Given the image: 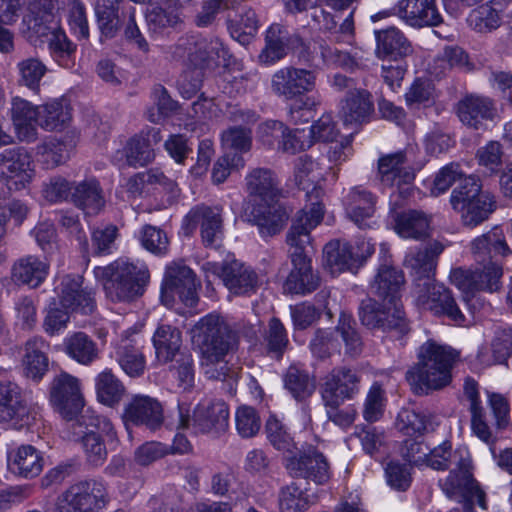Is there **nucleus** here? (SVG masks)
Listing matches in <instances>:
<instances>
[{"instance_id":"obj_27","label":"nucleus","mask_w":512,"mask_h":512,"mask_svg":"<svg viewBox=\"0 0 512 512\" xmlns=\"http://www.w3.org/2000/svg\"><path fill=\"white\" fill-rule=\"evenodd\" d=\"M394 11L403 22L414 28L437 26L442 22L435 0H399Z\"/></svg>"},{"instance_id":"obj_57","label":"nucleus","mask_w":512,"mask_h":512,"mask_svg":"<svg viewBox=\"0 0 512 512\" xmlns=\"http://www.w3.org/2000/svg\"><path fill=\"white\" fill-rule=\"evenodd\" d=\"M309 348L313 356L320 360H326L334 353H339L341 343L337 337L336 327L327 329L319 328L315 330L310 340Z\"/></svg>"},{"instance_id":"obj_54","label":"nucleus","mask_w":512,"mask_h":512,"mask_svg":"<svg viewBox=\"0 0 512 512\" xmlns=\"http://www.w3.org/2000/svg\"><path fill=\"white\" fill-rule=\"evenodd\" d=\"M190 0H167L165 7L152 6L146 11V19L154 32H160L167 27H174L180 22V15L176 5L187 3Z\"/></svg>"},{"instance_id":"obj_26","label":"nucleus","mask_w":512,"mask_h":512,"mask_svg":"<svg viewBox=\"0 0 512 512\" xmlns=\"http://www.w3.org/2000/svg\"><path fill=\"white\" fill-rule=\"evenodd\" d=\"M261 284L257 272L249 265L226 254V289L231 296H250Z\"/></svg>"},{"instance_id":"obj_31","label":"nucleus","mask_w":512,"mask_h":512,"mask_svg":"<svg viewBox=\"0 0 512 512\" xmlns=\"http://www.w3.org/2000/svg\"><path fill=\"white\" fill-rule=\"evenodd\" d=\"M322 177L323 174L319 164L311 157L304 155L298 158L295 168V181L300 189L306 191V197L311 201L309 210L304 208L299 212L305 211L310 216L311 209L315 204H319L323 209V205L319 201L323 190L318 186ZM322 211L324 212V210Z\"/></svg>"},{"instance_id":"obj_13","label":"nucleus","mask_w":512,"mask_h":512,"mask_svg":"<svg viewBox=\"0 0 512 512\" xmlns=\"http://www.w3.org/2000/svg\"><path fill=\"white\" fill-rule=\"evenodd\" d=\"M36 174L32 155L24 148H9L0 153V181L10 190L25 189Z\"/></svg>"},{"instance_id":"obj_7","label":"nucleus","mask_w":512,"mask_h":512,"mask_svg":"<svg viewBox=\"0 0 512 512\" xmlns=\"http://www.w3.org/2000/svg\"><path fill=\"white\" fill-rule=\"evenodd\" d=\"M358 316L363 326L370 330L395 332L404 335L408 332V323L400 302L382 303L373 298L362 300Z\"/></svg>"},{"instance_id":"obj_40","label":"nucleus","mask_w":512,"mask_h":512,"mask_svg":"<svg viewBox=\"0 0 512 512\" xmlns=\"http://www.w3.org/2000/svg\"><path fill=\"white\" fill-rule=\"evenodd\" d=\"M8 464L13 473L30 478L40 474L44 461L33 446L23 445L9 453Z\"/></svg>"},{"instance_id":"obj_56","label":"nucleus","mask_w":512,"mask_h":512,"mask_svg":"<svg viewBox=\"0 0 512 512\" xmlns=\"http://www.w3.org/2000/svg\"><path fill=\"white\" fill-rule=\"evenodd\" d=\"M73 313L76 312L62 307L57 301L51 299L44 309L43 330L50 336L62 334L67 329Z\"/></svg>"},{"instance_id":"obj_53","label":"nucleus","mask_w":512,"mask_h":512,"mask_svg":"<svg viewBox=\"0 0 512 512\" xmlns=\"http://www.w3.org/2000/svg\"><path fill=\"white\" fill-rule=\"evenodd\" d=\"M467 23L478 33H490L501 25L500 9L493 1L486 2L469 13Z\"/></svg>"},{"instance_id":"obj_9","label":"nucleus","mask_w":512,"mask_h":512,"mask_svg":"<svg viewBox=\"0 0 512 512\" xmlns=\"http://www.w3.org/2000/svg\"><path fill=\"white\" fill-rule=\"evenodd\" d=\"M109 329L115 336L116 357L121 369L130 377L142 375L146 367L145 357L139 347L142 324L123 328L119 323L112 322Z\"/></svg>"},{"instance_id":"obj_21","label":"nucleus","mask_w":512,"mask_h":512,"mask_svg":"<svg viewBox=\"0 0 512 512\" xmlns=\"http://www.w3.org/2000/svg\"><path fill=\"white\" fill-rule=\"evenodd\" d=\"M200 224L202 242L207 248L220 249L223 241L222 216L219 209L196 208L183 219L182 229L191 234Z\"/></svg>"},{"instance_id":"obj_35","label":"nucleus","mask_w":512,"mask_h":512,"mask_svg":"<svg viewBox=\"0 0 512 512\" xmlns=\"http://www.w3.org/2000/svg\"><path fill=\"white\" fill-rule=\"evenodd\" d=\"M405 279L402 271L383 265L370 284L371 293L388 303L400 302L399 292Z\"/></svg>"},{"instance_id":"obj_39","label":"nucleus","mask_w":512,"mask_h":512,"mask_svg":"<svg viewBox=\"0 0 512 512\" xmlns=\"http://www.w3.org/2000/svg\"><path fill=\"white\" fill-rule=\"evenodd\" d=\"M49 273V263L36 256H27L18 260L12 270V278L16 283L30 288L40 286Z\"/></svg>"},{"instance_id":"obj_34","label":"nucleus","mask_w":512,"mask_h":512,"mask_svg":"<svg viewBox=\"0 0 512 512\" xmlns=\"http://www.w3.org/2000/svg\"><path fill=\"white\" fill-rule=\"evenodd\" d=\"M378 176L383 185L398 188L411 184L415 178L402 152L381 157L378 161Z\"/></svg>"},{"instance_id":"obj_42","label":"nucleus","mask_w":512,"mask_h":512,"mask_svg":"<svg viewBox=\"0 0 512 512\" xmlns=\"http://www.w3.org/2000/svg\"><path fill=\"white\" fill-rule=\"evenodd\" d=\"M71 197L87 215L97 214L105 204L99 183L93 178L73 185Z\"/></svg>"},{"instance_id":"obj_30","label":"nucleus","mask_w":512,"mask_h":512,"mask_svg":"<svg viewBox=\"0 0 512 512\" xmlns=\"http://www.w3.org/2000/svg\"><path fill=\"white\" fill-rule=\"evenodd\" d=\"M125 423L145 425L155 430L163 423V409L154 398L145 395H135L126 405L123 415Z\"/></svg>"},{"instance_id":"obj_43","label":"nucleus","mask_w":512,"mask_h":512,"mask_svg":"<svg viewBox=\"0 0 512 512\" xmlns=\"http://www.w3.org/2000/svg\"><path fill=\"white\" fill-rule=\"evenodd\" d=\"M496 208L495 196L486 191L456 212L460 213L464 226L475 228L488 220Z\"/></svg>"},{"instance_id":"obj_1","label":"nucleus","mask_w":512,"mask_h":512,"mask_svg":"<svg viewBox=\"0 0 512 512\" xmlns=\"http://www.w3.org/2000/svg\"><path fill=\"white\" fill-rule=\"evenodd\" d=\"M322 219L321 206L315 204L310 216L305 211L297 212L292 220L286 236L293 266L284 283V290L288 293L306 294L316 290L320 285V277L312 269L307 248L312 242L311 231L321 223Z\"/></svg>"},{"instance_id":"obj_25","label":"nucleus","mask_w":512,"mask_h":512,"mask_svg":"<svg viewBox=\"0 0 512 512\" xmlns=\"http://www.w3.org/2000/svg\"><path fill=\"white\" fill-rule=\"evenodd\" d=\"M304 42L298 34H292L278 23L272 24L265 37V47L259 54L261 63L270 65L283 59L289 49L302 47Z\"/></svg>"},{"instance_id":"obj_5","label":"nucleus","mask_w":512,"mask_h":512,"mask_svg":"<svg viewBox=\"0 0 512 512\" xmlns=\"http://www.w3.org/2000/svg\"><path fill=\"white\" fill-rule=\"evenodd\" d=\"M224 321L219 315L202 318L191 330L193 346L200 354V364L209 378H219L224 369Z\"/></svg>"},{"instance_id":"obj_41","label":"nucleus","mask_w":512,"mask_h":512,"mask_svg":"<svg viewBox=\"0 0 512 512\" xmlns=\"http://www.w3.org/2000/svg\"><path fill=\"white\" fill-rule=\"evenodd\" d=\"M47 344L39 337L32 338L25 345L22 366L25 375L39 381L48 369Z\"/></svg>"},{"instance_id":"obj_15","label":"nucleus","mask_w":512,"mask_h":512,"mask_svg":"<svg viewBox=\"0 0 512 512\" xmlns=\"http://www.w3.org/2000/svg\"><path fill=\"white\" fill-rule=\"evenodd\" d=\"M474 270L456 268L450 272V281L464 293L466 302L477 291L494 292L500 288L502 266L478 265Z\"/></svg>"},{"instance_id":"obj_51","label":"nucleus","mask_w":512,"mask_h":512,"mask_svg":"<svg viewBox=\"0 0 512 512\" xmlns=\"http://www.w3.org/2000/svg\"><path fill=\"white\" fill-rule=\"evenodd\" d=\"M63 346L65 353L80 364L88 365L97 358L95 343L82 332L68 334Z\"/></svg>"},{"instance_id":"obj_8","label":"nucleus","mask_w":512,"mask_h":512,"mask_svg":"<svg viewBox=\"0 0 512 512\" xmlns=\"http://www.w3.org/2000/svg\"><path fill=\"white\" fill-rule=\"evenodd\" d=\"M229 118L239 125L230 127L226 132V170H239L245 165L243 154L252 147L250 124L257 121L256 114L250 110L233 107L228 111Z\"/></svg>"},{"instance_id":"obj_12","label":"nucleus","mask_w":512,"mask_h":512,"mask_svg":"<svg viewBox=\"0 0 512 512\" xmlns=\"http://www.w3.org/2000/svg\"><path fill=\"white\" fill-rule=\"evenodd\" d=\"M54 297L51 298L75 312L92 313L95 309V292L91 287L84 286L80 275L58 274L54 278Z\"/></svg>"},{"instance_id":"obj_16","label":"nucleus","mask_w":512,"mask_h":512,"mask_svg":"<svg viewBox=\"0 0 512 512\" xmlns=\"http://www.w3.org/2000/svg\"><path fill=\"white\" fill-rule=\"evenodd\" d=\"M107 503L105 486L96 481L71 486L60 499L55 512H98Z\"/></svg>"},{"instance_id":"obj_55","label":"nucleus","mask_w":512,"mask_h":512,"mask_svg":"<svg viewBox=\"0 0 512 512\" xmlns=\"http://www.w3.org/2000/svg\"><path fill=\"white\" fill-rule=\"evenodd\" d=\"M337 337L340 335L345 346V354L351 358H358L364 348L363 340L355 327L353 317L346 313H341L336 326Z\"/></svg>"},{"instance_id":"obj_46","label":"nucleus","mask_w":512,"mask_h":512,"mask_svg":"<svg viewBox=\"0 0 512 512\" xmlns=\"http://www.w3.org/2000/svg\"><path fill=\"white\" fill-rule=\"evenodd\" d=\"M316 502V496L309 495L308 490L293 481L279 490L278 506L280 512H305Z\"/></svg>"},{"instance_id":"obj_44","label":"nucleus","mask_w":512,"mask_h":512,"mask_svg":"<svg viewBox=\"0 0 512 512\" xmlns=\"http://www.w3.org/2000/svg\"><path fill=\"white\" fill-rule=\"evenodd\" d=\"M326 267L332 274L357 268L353 257V245L341 240H332L323 249Z\"/></svg>"},{"instance_id":"obj_48","label":"nucleus","mask_w":512,"mask_h":512,"mask_svg":"<svg viewBox=\"0 0 512 512\" xmlns=\"http://www.w3.org/2000/svg\"><path fill=\"white\" fill-rule=\"evenodd\" d=\"M152 343L156 358L161 363L172 361L181 347V334L170 325H160L153 337Z\"/></svg>"},{"instance_id":"obj_11","label":"nucleus","mask_w":512,"mask_h":512,"mask_svg":"<svg viewBox=\"0 0 512 512\" xmlns=\"http://www.w3.org/2000/svg\"><path fill=\"white\" fill-rule=\"evenodd\" d=\"M443 492L449 497L464 502V508L469 512L474 504L485 508V493L473 478L470 454L462 464H455L450 473L441 482Z\"/></svg>"},{"instance_id":"obj_38","label":"nucleus","mask_w":512,"mask_h":512,"mask_svg":"<svg viewBox=\"0 0 512 512\" xmlns=\"http://www.w3.org/2000/svg\"><path fill=\"white\" fill-rule=\"evenodd\" d=\"M146 184H159L170 194L177 193V184L173 180L167 178L162 172L149 171L137 173L126 179L125 183L121 184L118 194L123 200L133 198L143 191Z\"/></svg>"},{"instance_id":"obj_61","label":"nucleus","mask_w":512,"mask_h":512,"mask_svg":"<svg viewBox=\"0 0 512 512\" xmlns=\"http://www.w3.org/2000/svg\"><path fill=\"white\" fill-rule=\"evenodd\" d=\"M289 340L286 329L278 318H272L268 330L264 336V349L268 356L274 359H281Z\"/></svg>"},{"instance_id":"obj_64","label":"nucleus","mask_w":512,"mask_h":512,"mask_svg":"<svg viewBox=\"0 0 512 512\" xmlns=\"http://www.w3.org/2000/svg\"><path fill=\"white\" fill-rule=\"evenodd\" d=\"M493 360L485 359L483 351L478 353V359L485 365L503 363L512 354V329H502L497 332L491 345Z\"/></svg>"},{"instance_id":"obj_33","label":"nucleus","mask_w":512,"mask_h":512,"mask_svg":"<svg viewBox=\"0 0 512 512\" xmlns=\"http://www.w3.org/2000/svg\"><path fill=\"white\" fill-rule=\"evenodd\" d=\"M374 112L371 93L362 88L347 91L341 101V115L345 124H363L370 121Z\"/></svg>"},{"instance_id":"obj_4","label":"nucleus","mask_w":512,"mask_h":512,"mask_svg":"<svg viewBox=\"0 0 512 512\" xmlns=\"http://www.w3.org/2000/svg\"><path fill=\"white\" fill-rule=\"evenodd\" d=\"M94 275L102 281L106 297L113 303H129L142 294L149 280L144 262L136 259H118L105 267H96Z\"/></svg>"},{"instance_id":"obj_24","label":"nucleus","mask_w":512,"mask_h":512,"mask_svg":"<svg viewBox=\"0 0 512 512\" xmlns=\"http://www.w3.org/2000/svg\"><path fill=\"white\" fill-rule=\"evenodd\" d=\"M470 250L477 265L502 266V259L511 253L503 230L497 226L474 238Z\"/></svg>"},{"instance_id":"obj_47","label":"nucleus","mask_w":512,"mask_h":512,"mask_svg":"<svg viewBox=\"0 0 512 512\" xmlns=\"http://www.w3.org/2000/svg\"><path fill=\"white\" fill-rule=\"evenodd\" d=\"M430 217L422 211L408 210L398 214L396 232L403 238L420 240L428 236Z\"/></svg>"},{"instance_id":"obj_3","label":"nucleus","mask_w":512,"mask_h":512,"mask_svg":"<svg viewBox=\"0 0 512 512\" xmlns=\"http://www.w3.org/2000/svg\"><path fill=\"white\" fill-rule=\"evenodd\" d=\"M457 352L449 346L428 340L420 346L418 361L407 372L406 379L417 395H428L448 386Z\"/></svg>"},{"instance_id":"obj_18","label":"nucleus","mask_w":512,"mask_h":512,"mask_svg":"<svg viewBox=\"0 0 512 512\" xmlns=\"http://www.w3.org/2000/svg\"><path fill=\"white\" fill-rule=\"evenodd\" d=\"M316 74L312 70L285 66L271 77V90L286 100L296 99L312 92L316 87Z\"/></svg>"},{"instance_id":"obj_63","label":"nucleus","mask_w":512,"mask_h":512,"mask_svg":"<svg viewBox=\"0 0 512 512\" xmlns=\"http://www.w3.org/2000/svg\"><path fill=\"white\" fill-rule=\"evenodd\" d=\"M265 430L269 442L275 449L287 455L294 453L295 443L277 418L270 416L266 422Z\"/></svg>"},{"instance_id":"obj_17","label":"nucleus","mask_w":512,"mask_h":512,"mask_svg":"<svg viewBox=\"0 0 512 512\" xmlns=\"http://www.w3.org/2000/svg\"><path fill=\"white\" fill-rule=\"evenodd\" d=\"M361 374L352 367H334L325 377L322 385V399L325 405L340 406L353 399L360 392Z\"/></svg>"},{"instance_id":"obj_22","label":"nucleus","mask_w":512,"mask_h":512,"mask_svg":"<svg viewBox=\"0 0 512 512\" xmlns=\"http://www.w3.org/2000/svg\"><path fill=\"white\" fill-rule=\"evenodd\" d=\"M454 111L463 125L474 130L483 129L485 122L492 121L497 114L494 100L476 93L463 95L454 105Z\"/></svg>"},{"instance_id":"obj_50","label":"nucleus","mask_w":512,"mask_h":512,"mask_svg":"<svg viewBox=\"0 0 512 512\" xmlns=\"http://www.w3.org/2000/svg\"><path fill=\"white\" fill-rule=\"evenodd\" d=\"M22 0H0V52L10 53L14 49L13 34L2 25H13L22 15Z\"/></svg>"},{"instance_id":"obj_28","label":"nucleus","mask_w":512,"mask_h":512,"mask_svg":"<svg viewBox=\"0 0 512 512\" xmlns=\"http://www.w3.org/2000/svg\"><path fill=\"white\" fill-rule=\"evenodd\" d=\"M10 117L15 133L20 141L31 142L37 137L41 106H35L31 102L19 96L11 99Z\"/></svg>"},{"instance_id":"obj_29","label":"nucleus","mask_w":512,"mask_h":512,"mask_svg":"<svg viewBox=\"0 0 512 512\" xmlns=\"http://www.w3.org/2000/svg\"><path fill=\"white\" fill-rule=\"evenodd\" d=\"M374 37L375 55L378 59L400 61L413 52L410 40L397 27L375 30Z\"/></svg>"},{"instance_id":"obj_52","label":"nucleus","mask_w":512,"mask_h":512,"mask_svg":"<svg viewBox=\"0 0 512 512\" xmlns=\"http://www.w3.org/2000/svg\"><path fill=\"white\" fill-rule=\"evenodd\" d=\"M71 120V110L65 99H54L41 105L39 126L49 130L64 128Z\"/></svg>"},{"instance_id":"obj_32","label":"nucleus","mask_w":512,"mask_h":512,"mask_svg":"<svg viewBox=\"0 0 512 512\" xmlns=\"http://www.w3.org/2000/svg\"><path fill=\"white\" fill-rule=\"evenodd\" d=\"M377 198L361 186L353 187L346 198V213L348 218L360 229L372 228L375 224Z\"/></svg>"},{"instance_id":"obj_60","label":"nucleus","mask_w":512,"mask_h":512,"mask_svg":"<svg viewBox=\"0 0 512 512\" xmlns=\"http://www.w3.org/2000/svg\"><path fill=\"white\" fill-rule=\"evenodd\" d=\"M480 179L470 175L463 176L458 185L453 189L450 196V204L453 210L463 209L466 204L483 194Z\"/></svg>"},{"instance_id":"obj_23","label":"nucleus","mask_w":512,"mask_h":512,"mask_svg":"<svg viewBox=\"0 0 512 512\" xmlns=\"http://www.w3.org/2000/svg\"><path fill=\"white\" fill-rule=\"evenodd\" d=\"M35 416L24 402L21 389L12 382L0 383V422L21 429L31 425Z\"/></svg>"},{"instance_id":"obj_36","label":"nucleus","mask_w":512,"mask_h":512,"mask_svg":"<svg viewBox=\"0 0 512 512\" xmlns=\"http://www.w3.org/2000/svg\"><path fill=\"white\" fill-rule=\"evenodd\" d=\"M443 249L444 247L441 243L434 242L406 257L405 264L413 272L416 285L428 280L435 281L433 275L436 269V260Z\"/></svg>"},{"instance_id":"obj_10","label":"nucleus","mask_w":512,"mask_h":512,"mask_svg":"<svg viewBox=\"0 0 512 512\" xmlns=\"http://www.w3.org/2000/svg\"><path fill=\"white\" fill-rule=\"evenodd\" d=\"M285 468L293 478L324 485L331 477L330 464L322 451L313 445H304L297 453L285 456Z\"/></svg>"},{"instance_id":"obj_2","label":"nucleus","mask_w":512,"mask_h":512,"mask_svg":"<svg viewBox=\"0 0 512 512\" xmlns=\"http://www.w3.org/2000/svg\"><path fill=\"white\" fill-rule=\"evenodd\" d=\"M279 184L276 174L268 168H255L246 176L247 191L259 202L246 209L245 217L265 236L277 234L288 219L286 210L277 201L281 195Z\"/></svg>"},{"instance_id":"obj_58","label":"nucleus","mask_w":512,"mask_h":512,"mask_svg":"<svg viewBox=\"0 0 512 512\" xmlns=\"http://www.w3.org/2000/svg\"><path fill=\"white\" fill-rule=\"evenodd\" d=\"M284 386L297 400L309 397L315 389L314 381L308 373L295 365L287 369L284 375Z\"/></svg>"},{"instance_id":"obj_14","label":"nucleus","mask_w":512,"mask_h":512,"mask_svg":"<svg viewBox=\"0 0 512 512\" xmlns=\"http://www.w3.org/2000/svg\"><path fill=\"white\" fill-rule=\"evenodd\" d=\"M417 304L432 311L435 315L446 316L457 325L466 321L452 293L443 284L435 281H424L417 284Z\"/></svg>"},{"instance_id":"obj_62","label":"nucleus","mask_w":512,"mask_h":512,"mask_svg":"<svg viewBox=\"0 0 512 512\" xmlns=\"http://www.w3.org/2000/svg\"><path fill=\"white\" fill-rule=\"evenodd\" d=\"M117 0H97L95 15L101 33L113 37L119 29L120 19L116 9Z\"/></svg>"},{"instance_id":"obj_6","label":"nucleus","mask_w":512,"mask_h":512,"mask_svg":"<svg viewBox=\"0 0 512 512\" xmlns=\"http://www.w3.org/2000/svg\"><path fill=\"white\" fill-rule=\"evenodd\" d=\"M162 303L182 315L192 314L198 303L193 271L181 264L167 267L161 289Z\"/></svg>"},{"instance_id":"obj_49","label":"nucleus","mask_w":512,"mask_h":512,"mask_svg":"<svg viewBox=\"0 0 512 512\" xmlns=\"http://www.w3.org/2000/svg\"><path fill=\"white\" fill-rule=\"evenodd\" d=\"M469 451L464 447H459L452 450V445L449 441H444L439 446L430 450L425 455V461L429 467L434 470L450 469L455 464H462L467 460Z\"/></svg>"},{"instance_id":"obj_19","label":"nucleus","mask_w":512,"mask_h":512,"mask_svg":"<svg viewBox=\"0 0 512 512\" xmlns=\"http://www.w3.org/2000/svg\"><path fill=\"white\" fill-rule=\"evenodd\" d=\"M82 418L86 429L82 437L84 451L89 462L94 465L101 464L107 456L102 437L114 439V427L108 418L96 415L89 409L85 411Z\"/></svg>"},{"instance_id":"obj_59","label":"nucleus","mask_w":512,"mask_h":512,"mask_svg":"<svg viewBox=\"0 0 512 512\" xmlns=\"http://www.w3.org/2000/svg\"><path fill=\"white\" fill-rule=\"evenodd\" d=\"M95 388L99 401L107 406L119 402L124 387L110 370H104L95 379Z\"/></svg>"},{"instance_id":"obj_45","label":"nucleus","mask_w":512,"mask_h":512,"mask_svg":"<svg viewBox=\"0 0 512 512\" xmlns=\"http://www.w3.org/2000/svg\"><path fill=\"white\" fill-rule=\"evenodd\" d=\"M161 140L160 131L152 129L147 137L137 136L132 138L126 145L124 153L126 162L130 166H144L154 158L152 144Z\"/></svg>"},{"instance_id":"obj_37","label":"nucleus","mask_w":512,"mask_h":512,"mask_svg":"<svg viewBox=\"0 0 512 512\" xmlns=\"http://www.w3.org/2000/svg\"><path fill=\"white\" fill-rule=\"evenodd\" d=\"M226 20L229 22V32L231 38L239 44L245 46L249 44L258 29V20L255 12L247 7L228 9Z\"/></svg>"},{"instance_id":"obj_20","label":"nucleus","mask_w":512,"mask_h":512,"mask_svg":"<svg viewBox=\"0 0 512 512\" xmlns=\"http://www.w3.org/2000/svg\"><path fill=\"white\" fill-rule=\"evenodd\" d=\"M49 400L63 417L71 418L84 406L80 381L68 373L58 375L51 384Z\"/></svg>"}]
</instances>
